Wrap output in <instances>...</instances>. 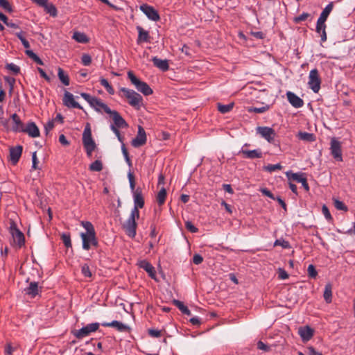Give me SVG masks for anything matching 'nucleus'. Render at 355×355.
I'll return each instance as SVG.
<instances>
[{
    "label": "nucleus",
    "mask_w": 355,
    "mask_h": 355,
    "mask_svg": "<svg viewBox=\"0 0 355 355\" xmlns=\"http://www.w3.org/2000/svg\"><path fill=\"white\" fill-rule=\"evenodd\" d=\"M334 7L333 2L329 3L322 10L320 16L317 21L316 25V32L321 37V42H325L327 40V34H326V25L325 21L331 12Z\"/></svg>",
    "instance_id": "obj_1"
},
{
    "label": "nucleus",
    "mask_w": 355,
    "mask_h": 355,
    "mask_svg": "<svg viewBox=\"0 0 355 355\" xmlns=\"http://www.w3.org/2000/svg\"><path fill=\"white\" fill-rule=\"evenodd\" d=\"M120 92L123 93V95L128 99L130 105L137 110L140 109L143 104V98L139 94L133 89L125 87L120 88Z\"/></svg>",
    "instance_id": "obj_2"
},
{
    "label": "nucleus",
    "mask_w": 355,
    "mask_h": 355,
    "mask_svg": "<svg viewBox=\"0 0 355 355\" xmlns=\"http://www.w3.org/2000/svg\"><path fill=\"white\" fill-rule=\"evenodd\" d=\"M127 75L131 83L135 87L138 92H141L144 96H149L153 94V89L150 86L146 83L139 79L132 71H129Z\"/></svg>",
    "instance_id": "obj_3"
},
{
    "label": "nucleus",
    "mask_w": 355,
    "mask_h": 355,
    "mask_svg": "<svg viewBox=\"0 0 355 355\" xmlns=\"http://www.w3.org/2000/svg\"><path fill=\"white\" fill-rule=\"evenodd\" d=\"M83 144L86 151L87 157H91L92 152L95 150L96 145L94 141L89 125L87 124L83 134Z\"/></svg>",
    "instance_id": "obj_4"
},
{
    "label": "nucleus",
    "mask_w": 355,
    "mask_h": 355,
    "mask_svg": "<svg viewBox=\"0 0 355 355\" xmlns=\"http://www.w3.org/2000/svg\"><path fill=\"white\" fill-rule=\"evenodd\" d=\"M9 232L13 239V242L19 248H21L25 242L24 234L17 228L14 220L10 221Z\"/></svg>",
    "instance_id": "obj_5"
},
{
    "label": "nucleus",
    "mask_w": 355,
    "mask_h": 355,
    "mask_svg": "<svg viewBox=\"0 0 355 355\" xmlns=\"http://www.w3.org/2000/svg\"><path fill=\"white\" fill-rule=\"evenodd\" d=\"M100 324L98 322H94L87 324L81 329L77 330L74 333V336L78 338H83L89 336L92 332L98 330Z\"/></svg>",
    "instance_id": "obj_6"
},
{
    "label": "nucleus",
    "mask_w": 355,
    "mask_h": 355,
    "mask_svg": "<svg viewBox=\"0 0 355 355\" xmlns=\"http://www.w3.org/2000/svg\"><path fill=\"white\" fill-rule=\"evenodd\" d=\"M286 174L290 181H295L298 183H301L306 191L309 190V186L304 173L288 171Z\"/></svg>",
    "instance_id": "obj_7"
},
{
    "label": "nucleus",
    "mask_w": 355,
    "mask_h": 355,
    "mask_svg": "<svg viewBox=\"0 0 355 355\" xmlns=\"http://www.w3.org/2000/svg\"><path fill=\"white\" fill-rule=\"evenodd\" d=\"M80 237L83 248L85 250H89L92 246L97 247L98 245L96 234H85L84 232H81Z\"/></svg>",
    "instance_id": "obj_8"
},
{
    "label": "nucleus",
    "mask_w": 355,
    "mask_h": 355,
    "mask_svg": "<svg viewBox=\"0 0 355 355\" xmlns=\"http://www.w3.org/2000/svg\"><path fill=\"white\" fill-rule=\"evenodd\" d=\"M257 133L260 135L261 137L265 139L268 142L272 143L274 141L276 133L275 130L270 127L259 126L256 129Z\"/></svg>",
    "instance_id": "obj_9"
},
{
    "label": "nucleus",
    "mask_w": 355,
    "mask_h": 355,
    "mask_svg": "<svg viewBox=\"0 0 355 355\" xmlns=\"http://www.w3.org/2000/svg\"><path fill=\"white\" fill-rule=\"evenodd\" d=\"M330 150L332 156L338 162L343 161L341 143L334 137L331 139Z\"/></svg>",
    "instance_id": "obj_10"
},
{
    "label": "nucleus",
    "mask_w": 355,
    "mask_h": 355,
    "mask_svg": "<svg viewBox=\"0 0 355 355\" xmlns=\"http://www.w3.org/2000/svg\"><path fill=\"white\" fill-rule=\"evenodd\" d=\"M139 8L150 20L153 21H157L159 20V15L153 6L144 3L140 6Z\"/></svg>",
    "instance_id": "obj_11"
},
{
    "label": "nucleus",
    "mask_w": 355,
    "mask_h": 355,
    "mask_svg": "<svg viewBox=\"0 0 355 355\" xmlns=\"http://www.w3.org/2000/svg\"><path fill=\"white\" fill-rule=\"evenodd\" d=\"M146 142V134L144 129L139 125L138 127L137 135L135 138L132 140V146L138 148L144 145Z\"/></svg>",
    "instance_id": "obj_12"
},
{
    "label": "nucleus",
    "mask_w": 355,
    "mask_h": 355,
    "mask_svg": "<svg viewBox=\"0 0 355 355\" xmlns=\"http://www.w3.org/2000/svg\"><path fill=\"white\" fill-rule=\"evenodd\" d=\"M137 265L139 268L144 269L150 278L157 280L155 269L150 262L146 260H141L138 262Z\"/></svg>",
    "instance_id": "obj_13"
},
{
    "label": "nucleus",
    "mask_w": 355,
    "mask_h": 355,
    "mask_svg": "<svg viewBox=\"0 0 355 355\" xmlns=\"http://www.w3.org/2000/svg\"><path fill=\"white\" fill-rule=\"evenodd\" d=\"M108 114L112 118L114 121L112 125H115L117 128H127L128 126L126 121L118 112L111 110V112L108 113Z\"/></svg>",
    "instance_id": "obj_14"
},
{
    "label": "nucleus",
    "mask_w": 355,
    "mask_h": 355,
    "mask_svg": "<svg viewBox=\"0 0 355 355\" xmlns=\"http://www.w3.org/2000/svg\"><path fill=\"white\" fill-rule=\"evenodd\" d=\"M137 223L135 220L128 218L123 224V227L126 234L130 238H135L136 236Z\"/></svg>",
    "instance_id": "obj_15"
},
{
    "label": "nucleus",
    "mask_w": 355,
    "mask_h": 355,
    "mask_svg": "<svg viewBox=\"0 0 355 355\" xmlns=\"http://www.w3.org/2000/svg\"><path fill=\"white\" fill-rule=\"evenodd\" d=\"M239 153L242 154L243 157L246 159H252L256 158H261L263 157V153L259 148L250 150L241 148L239 151Z\"/></svg>",
    "instance_id": "obj_16"
},
{
    "label": "nucleus",
    "mask_w": 355,
    "mask_h": 355,
    "mask_svg": "<svg viewBox=\"0 0 355 355\" xmlns=\"http://www.w3.org/2000/svg\"><path fill=\"white\" fill-rule=\"evenodd\" d=\"M103 327H114L116 328L120 332H126L128 331L130 328L129 327L123 324V322L118 320H113L110 322H104L101 324Z\"/></svg>",
    "instance_id": "obj_17"
},
{
    "label": "nucleus",
    "mask_w": 355,
    "mask_h": 355,
    "mask_svg": "<svg viewBox=\"0 0 355 355\" xmlns=\"http://www.w3.org/2000/svg\"><path fill=\"white\" fill-rule=\"evenodd\" d=\"M32 138L38 137L40 136V130L34 122H28L26 125H24V131Z\"/></svg>",
    "instance_id": "obj_18"
},
{
    "label": "nucleus",
    "mask_w": 355,
    "mask_h": 355,
    "mask_svg": "<svg viewBox=\"0 0 355 355\" xmlns=\"http://www.w3.org/2000/svg\"><path fill=\"white\" fill-rule=\"evenodd\" d=\"M10 118L13 123L11 128V130L14 132H21L24 131L25 125L21 121L20 117L16 113H14L11 115Z\"/></svg>",
    "instance_id": "obj_19"
},
{
    "label": "nucleus",
    "mask_w": 355,
    "mask_h": 355,
    "mask_svg": "<svg viewBox=\"0 0 355 355\" xmlns=\"http://www.w3.org/2000/svg\"><path fill=\"white\" fill-rule=\"evenodd\" d=\"M90 106L98 112H102V110L107 114L111 112V109L105 103L102 102L101 99L96 97L94 98Z\"/></svg>",
    "instance_id": "obj_20"
},
{
    "label": "nucleus",
    "mask_w": 355,
    "mask_h": 355,
    "mask_svg": "<svg viewBox=\"0 0 355 355\" xmlns=\"http://www.w3.org/2000/svg\"><path fill=\"white\" fill-rule=\"evenodd\" d=\"M64 104L68 107L82 109L78 103L74 100L73 95L69 92H65L63 98Z\"/></svg>",
    "instance_id": "obj_21"
},
{
    "label": "nucleus",
    "mask_w": 355,
    "mask_h": 355,
    "mask_svg": "<svg viewBox=\"0 0 355 355\" xmlns=\"http://www.w3.org/2000/svg\"><path fill=\"white\" fill-rule=\"evenodd\" d=\"M22 146H17L10 149V159L13 164H16L22 153Z\"/></svg>",
    "instance_id": "obj_22"
},
{
    "label": "nucleus",
    "mask_w": 355,
    "mask_h": 355,
    "mask_svg": "<svg viewBox=\"0 0 355 355\" xmlns=\"http://www.w3.org/2000/svg\"><path fill=\"white\" fill-rule=\"evenodd\" d=\"M134 207L138 208H143L144 206V200L142 196L141 189L140 188L136 189L133 195Z\"/></svg>",
    "instance_id": "obj_23"
},
{
    "label": "nucleus",
    "mask_w": 355,
    "mask_h": 355,
    "mask_svg": "<svg viewBox=\"0 0 355 355\" xmlns=\"http://www.w3.org/2000/svg\"><path fill=\"white\" fill-rule=\"evenodd\" d=\"M321 79L317 69H312V91L318 92L320 89Z\"/></svg>",
    "instance_id": "obj_24"
},
{
    "label": "nucleus",
    "mask_w": 355,
    "mask_h": 355,
    "mask_svg": "<svg viewBox=\"0 0 355 355\" xmlns=\"http://www.w3.org/2000/svg\"><path fill=\"white\" fill-rule=\"evenodd\" d=\"M287 98L289 103L295 107L299 108L303 105V101L297 95L291 92H288Z\"/></svg>",
    "instance_id": "obj_25"
},
{
    "label": "nucleus",
    "mask_w": 355,
    "mask_h": 355,
    "mask_svg": "<svg viewBox=\"0 0 355 355\" xmlns=\"http://www.w3.org/2000/svg\"><path fill=\"white\" fill-rule=\"evenodd\" d=\"M137 30L138 31V38L137 40V44L150 42V35L148 31L144 30L142 27L139 26L137 27Z\"/></svg>",
    "instance_id": "obj_26"
},
{
    "label": "nucleus",
    "mask_w": 355,
    "mask_h": 355,
    "mask_svg": "<svg viewBox=\"0 0 355 355\" xmlns=\"http://www.w3.org/2000/svg\"><path fill=\"white\" fill-rule=\"evenodd\" d=\"M152 61L153 64L162 71H166L169 68L168 62L167 60H162L155 56L152 58Z\"/></svg>",
    "instance_id": "obj_27"
},
{
    "label": "nucleus",
    "mask_w": 355,
    "mask_h": 355,
    "mask_svg": "<svg viewBox=\"0 0 355 355\" xmlns=\"http://www.w3.org/2000/svg\"><path fill=\"white\" fill-rule=\"evenodd\" d=\"M298 334L303 342L309 341L311 340V327L309 325L300 327L298 329Z\"/></svg>",
    "instance_id": "obj_28"
},
{
    "label": "nucleus",
    "mask_w": 355,
    "mask_h": 355,
    "mask_svg": "<svg viewBox=\"0 0 355 355\" xmlns=\"http://www.w3.org/2000/svg\"><path fill=\"white\" fill-rule=\"evenodd\" d=\"M26 295L31 297H35L38 294V284L36 282H32L29 286L24 289Z\"/></svg>",
    "instance_id": "obj_29"
},
{
    "label": "nucleus",
    "mask_w": 355,
    "mask_h": 355,
    "mask_svg": "<svg viewBox=\"0 0 355 355\" xmlns=\"http://www.w3.org/2000/svg\"><path fill=\"white\" fill-rule=\"evenodd\" d=\"M173 304L175 306H176L182 313L187 315H191L190 310L188 309L187 306H186L184 304V303L182 302H181L178 300H173Z\"/></svg>",
    "instance_id": "obj_30"
},
{
    "label": "nucleus",
    "mask_w": 355,
    "mask_h": 355,
    "mask_svg": "<svg viewBox=\"0 0 355 355\" xmlns=\"http://www.w3.org/2000/svg\"><path fill=\"white\" fill-rule=\"evenodd\" d=\"M72 38L76 42L82 44L87 43L89 41L88 37L84 33L76 31L73 33Z\"/></svg>",
    "instance_id": "obj_31"
},
{
    "label": "nucleus",
    "mask_w": 355,
    "mask_h": 355,
    "mask_svg": "<svg viewBox=\"0 0 355 355\" xmlns=\"http://www.w3.org/2000/svg\"><path fill=\"white\" fill-rule=\"evenodd\" d=\"M44 8V10L51 16L55 17L58 15L57 8L52 3L47 2Z\"/></svg>",
    "instance_id": "obj_32"
},
{
    "label": "nucleus",
    "mask_w": 355,
    "mask_h": 355,
    "mask_svg": "<svg viewBox=\"0 0 355 355\" xmlns=\"http://www.w3.org/2000/svg\"><path fill=\"white\" fill-rule=\"evenodd\" d=\"M25 53L31 59H32L37 64H38L40 65H43L44 64L43 61L32 50L26 49Z\"/></svg>",
    "instance_id": "obj_33"
},
{
    "label": "nucleus",
    "mask_w": 355,
    "mask_h": 355,
    "mask_svg": "<svg viewBox=\"0 0 355 355\" xmlns=\"http://www.w3.org/2000/svg\"><path fill=\"white\" fill-rule=\"evenodd\" d=\"M332 287L330 284H327L325 286L324 291V299L327 303H330L332 299Z\"/></svg>",
    "instance_id": "obj_34"
},
{
    "label": "nucleus",
    "mask_w": 355,
    "mask_h": 355,
    "mask_svg": "<svg viewBox=\"0 0 355 355\" xmlns=\"http://www.w3.org/2000/svg\"><path fill=\"white\" fill-rule=\"evenodd\" d=\"M58 76L60 80L66 86L69 85V78L67 74H65L62 69L58 68Z\"/></svg>",
    "instance_id": "obj_35"
},
{
    "label": "nucleus",
    "mask_w": 355,
    "mask_h": 355,
    "mask_svg": "<svg viewBox=\"0 0 355 355\" xmlns=\"http://www.w3.org/2000/svg\"><path fill=\"white\" fill-rule=\"evenodd\" d=\"M81 224L86 230V232H84L85 234H96L94 225L92 223L89 221H83Z\"/></svg>",
    "instance_id": "obj_36"
},
{
    "label": "nucleus",
    "mask_w": 355,
    "mask_h": 355,
    "mask_svg": "<svg viewBox=\"0 0 355 355\" xmlns=\"http://www.w3.org/2000/svg\"><path fill=\"white\" fill-rule=\"evenodd\" d=\"M99 81H100L101 85L105 87V89H106V91L107 92L108 94H110L111 95H113L114 94V89H113L112 85L109 83L107 80H106L104 78H101Z\"/></svg>",
    "instance_id": "obj_37"
},
{
    "label": "nucleus",
    "mask_w": 355,
    "mask_h": 355,
    "mask_svg": "<svg viewBox=\"0 0 355 355\" xmlns=\"http://www.w3.org/2000/svg\"><path fill=\"white\" fill-rule=\"evenodd\" d=\"M89 169L91 171H95V172H99V171H102V169H103L102 162L99 159L94 161L89 165Z\"/></svg>",
    "instance_id": "obj_38"
},
{
    "label": "nucleus",
    "mask_w": 355,
    "mask_h": 355,
    "mask_svg": "<svg viewBox=\"0 0 355 355\" xmlns=\"http://www.w3.org/2000/svg\"><path fill=\"white\" fill-rule=\"evenodd\" d=\"M166 197V190L165 188L162 187L157 195V201L159 205H162L164 203Z\"/></svg>",
    "instance_id": "obj_39"
},
{
    "label": "nucleus",
    "mask_w": 355,
    "mask_h": 355,
    "mask_svg": "<svg viewBox=\"0 0 355 355\" xmlns=\"http://www.w3.org/2000/svg\"><path fill=\"white\" fill-rule=\"evenodd\" d=\"M234 107V103H229L227 105H223L220 103L218 104V111L222 114H226L229 112H230Z\"/></svg>",
    "instance_id": "obj_40"
},
{
    "label": "nucleus",
    "mask_w": 355,
    "mask_h": 355,
    "mask_svg": "<svg viewBox=\"0 0 355 355\" xmlns=\"http://www.w3.org/2000/svg\"><path fill=\"white\" fill-rule=\"evenodd\" d=\"M269 108H270V105H266L259 107H250L248 108V110L249 112L263 113V112H266L267 110H268Z\"/></svg>",
    "instance_id": "obj_41"
},
{
    "label": "nucleus",
    "mask_w": 355,
    "mask_h": 355,
    "mask_svg": "<svg viewBox=\"0 0 355 355\" xmlns=\"http://www.w3.org/2000/svg\"><path fill=\"white\" fill-rule=\"evenodd\" d=\"M282 168V166L280 164H268L263 167V169L269 173L274 172L277 170H281Z\"/></svg>",
    "instance_id": "obj_42"
},
{
    "label": "nucleus",
    "mask_w": 355,
    "mask_h": 355,
    "mask_svg": "<svg viewBox=\"0 0 355 355\" xmlns=\"http://www.w3.org/2000/svg\"><path fill=\"white\" fill-rule=\"evenodd\" d=\"M81 272L85 277L90 278L92 277V272L87 263H85L81 266Z\"/></svg>",
    "instance_id": "obj_43"
},
{
    "label": "nucleus",
    "mask_w": 355,
    "mask_h": 355,
    "mask_svg": "<svg viewBox=\"0 0 355 355\" xmlns=\"http://www.w3.org/2000/svg\"><path fill=\"white\" fill-rule=\"evenodd\" d=\"M334 207L338 210H342V211H347L348 210L347 207L342 201H340L338 199H334Z\"/></svg>",
    "instance_id": "obj_44"
},
{
    "label": "nucleus",
    "mask_w": 355,
    "mask_h": 355,
    "mask_svg": "<svg viewBox=\"0 0 355 355\" xmlns=\"http://www.w3.org/2000/svg\"><path fill=\"white\" fill-rule=\"evenodd\" d=\"M274 245L275 246H282L284 249H287V248H290L289 242L283 239H277L274 243Z\"/></svg>",
    "instance_id": "obj_45"
},
{
    "label": "nucleus",
    "mask_w": 355,
    "mask_h": 355,
    "mask_svg": "<svg viewBox=\"0 0 355 355\" xmlns=\"http://www.w3.org/2000/svg\"><path fill=\"white\" fill-rule=\"evenodd\" d=\"M128 180H129V183H130V188L131 189V191L134 194L135 191L136 190L135 189V181L134 175L130 171H129V172L128 173Z\"/></svg>",
    "instance_id": "obj_46"
},
{
    "label": "nucleus",
    "mask_w": 355,
    "mask_h": 355,
    "mask_svg": "<svg viewBox=\"0 0 355 355\" xmlns=\"http://www.w3.org/2000/svg\"><path fill=\"white\" fill-rule=\"evenodd\" d=\"M62 240L64 243V245L67 248H71V237L69 234L64 233L62 234Z\"/></svg>",
    "instance_id": "obj_47"
},
{
    "label": "nucleus",
    "mask_w": 355,
    "mask_h": 355,
    "mask_svg": "<svg viewBox=\"0 0 355 355\" xmlns=\"http://www.w3.org/2000/svg\"><path fill=\"white\" fill-rule=\"evenodd\" d=\"M81 62L84 66H89L92 63V57L87 53L83 54Z\"/></svg>",
    "instance_id": "obj_48"
},
{
    "label": "nucleus",
    "mask_w": 355,
    "mask_h": 355,
    "mask_svg": "<svg viewBox=\"0 0 355 355\" xmlns=\"http://www.w3.org/2000/svg\"><path fill=\"white\" fill-rule=\"evenodd\" d=\"M6 69L12 71L15 74H17L20 71V68L19 66L14 63H9L6 64Z\"/></svg>",
    "instance_id": "obj_49"
},
{
    "label": "nucleus",
    "mask_w": 355,
    "mask_h": 355,
    "mask_svg": "<svg viewBox=\"0 0 355 355\" xmlns=\"http://www.w3.org/2000/svg\"><path fill=\"white\" fill-rule=\"evenodd\" d=\"M110 129L115 134V135L116 136L118 140L121 144H123V138L121 136V134H120V132L119 130V128L115 127V125H110Z\"/></svg>",
    "instance_id": "obj_50"
},
{
    "label": "nucleus",
    "mask_w": 355,
    "mask_h": 355,
    "mask_svg": "<svg viewBox=\"0 0 355 355\" xmlns=\"http://www.w3.org/2000/svg\"><path fill=\"white\" fill-rule=\"evenodd\" d=\"M185 227L191 233H196L198 231V229L189 220L185 222Z\"/></svg>",
    "instance_id": "obj_51"
},
{
    "label": "nucleus",
    "mask_w": 355,
    "mask_h": 355,
    "mask_svg": "<svg viewBox=\"0 0 355 355\" xmlns=\"http://www.w3.org/2000/svg\"><path fill=\"white\" fill-rule=\"evenodd\" d=\"M138 207H134L133 209L131 210V213L129 216L130 219L135 220L136 218H139V211Z\"/></svg>",
    "instance_id": "obj_52"
},
{
    "label": "nucleus",
    "mask_w": 355,
    "mask_h": 355,
    "mask_svg": "<svg viewBox=\"0 0 355 355\" xmlns=\"http://www.w3.org/2000/svg\"><path fill=\"white\" fill-rule=\"evenodd\" d=\"M32 169L37 170L39 168L38 167V159L37 157V153L36 151L33 152L32 154Z\"/></svg>",
    "instance_id": "obj_53"
},
{
    "label": "nucleus",
    "mask_w": 355,
    "mask_h": 355,
    "mask_svg": "<svg viewBox=\"0 0 355 355\" xmlns=\"http://www.w3.org/2000/svg\"><path fill=\"white\" fill-rule=\"evenodd\" d=\"M298 138L301 140L311 141V133L300 132L298 133Z\"/></svg>",
    "instance_id": "obj_54"
},
{
    "label": "nucleus",
    "mask_w": 355,
    "mask_h": 355,
    "mask_svg": "<svg viewBox=\"0 0 355 355\" xmlns=\"http://www.w3.org/2000/svg\"><path fill=\"white\" fill-rule=\"evenodd\" d=\"M0 6L8 12L12 11V7L7 0H0Z\"/></svg>",
    "instance_id": "obj_55"
},
{
    "label": "nucleus",
    "mask_w": 355,
    "mask_h": 355,
    "mask_svg": "<svg viewBox=\"0 0 355 355\" xmlns=\"http://www.w3.org/2000/svg\"><path fill=\"white\" fill-rule=\"evenodd\" d=\"M149 336H150L153 338H159L162 336L161 331L155 329H150L148 331Z\"/></svg>",
    "instance_id": "obj_56"
},
{
    "label": "nucleus",
    "mask_w": 355,
    "mask_h": 355,
    "mask_svg": "<svg viewBox=\"0 0 355 355\" xmlns=\"http://www.w3.org/2000/svg\"><path fill=\"white\" fill-rule=\"evenodd\" d=\"M278 277L279 279H286L288 278V274L287 273V272L283 269V268H279L278 269Z\"/></svg>",
    "instance_id": "obj_57"
},
{
    "label": "nucleus",
    "mask_w": 355,
    "mask_h": 355,
    "mask_svg": "<svg viewBox=\"0 0 355 355\" xmlns=\"http://www.w3.org/2000/svg\"><path fill=\"white\" fill-rule=\"evenodd\" d=\"M309 16V13L303 12L300 15L295 17L294 18V21L297 24L300 23L301 21H304Z\"/></svg>",
    "instance_id": "obj_58"
},
{
    "label": "nucleus",
    "mask_w": 355,
    "mask_h": 355,
    "mask_svg": "<svg viewBox=\"0 0 355 355\" xmlns=\"http://www.w3.org/2000/svg\"><path fill=\"white\" fill-rule=\"evenodd\" d=\"M54 127V121L53 120H49L45 125H44V130L46 135H48L49 132Z\"/></svg>",
    "instance_id": "obj_59"
},
{
    "label": "nucleus",
    "mask_w": 355,
    "mask_h": 355,
    "mask_svg": "<svg viewBox=\"0 0 355 355\" xmlns=\"http://www.w3.org/2000/svg\"><path fill=\"white\" fill-rule=\"evenodd\" d=\"M257 348L259 349L263 350L264 352H268L270 349V347L269 346H268L267 345H266L264 343H263L261 340H259L257 343Z\"/></svg>",
    "instance_id": "obj_60"
},
{
    "label": "nucleus",
    "mask_w": 355,
    "mask_h": 355,
    "mask_svg": "<svg viewBox=\"0 0 355 355\" xmlns=\"http://www.w3.org/2000/svg\"><path fill=\"white\" fill-rule=\"evenodd\" d=\"M322 214H324V217L328 220H331L332 219V217L331 216V214L329 211V209L326 205H323L322 208Z\"/></svg>",
    "instance_id": "obj_61"
},
{
    "label": "nucleus",
    "mask_w": 355,
    "mask_h": 355,
    "mask_svg": "<svg viewBox=\"0 0 355 355\" xmlns=\"http://www.w3.org/2000/svg\"><path fill=\"white\" fill-rule=\"evenodd\" d=\"M202 261H203V257L200 254H196L193 255V262L194 264L199 265Z\"/></svg>",
    "instance_id": "obj_62"
},
{
    "label": "nucleus",
    "mask_w": 355,
    "mask_h": 355,
    "mask_svg": "<svg viewBox=\"0 0 355 355\" xmlns=\"http://www.w3.org/2000/svg\"><path fill=\"white\" fill-rule=\"evenodd\" d=\"M81 97H83L89 105L92 104L93 100L94 99V96H90L89 94L87 93H81L80 94Z\"/></svg>",
    "instance_id": "obj_63"
},
{
    "label": "nucleus",
    "mask_w": 355,
    "mask_h": 355,
    "mask_svg": "<svg viewBox=\"0 0 355 355\" xmlns=\"http://www.w3.org/2000/svg\"><path fill=\"white\" fill-rule=\"evenodd\" d=\"M261 193H262L264 196H267V197H268V198H271V199L275 200V198L274 195H273V194L271 193V191H269L268 189H261Z\"/></svg>",
    "instance_id": "obj_64"
}]
</instances>
